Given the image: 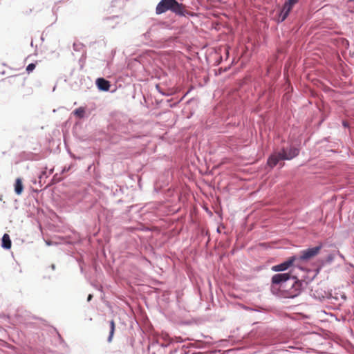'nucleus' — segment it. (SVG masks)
Returning <instances> with one entry per match:
<instances>
[{
    "label": "nucleus",
    "instance_id": "obj_14",
    "mask_svg": "<svg viewBox=\"0 0 354 354\" xmlns=\"http://www.w3.org/2000/svg\"><path fill=\"white\" fill-rule=\"evenodd\" d=\"M333 259H334V257H333V255H332V254H330V255L328 257V261H333Z\"/></svg>",
    "mask_w": 354,
    "mask_h": 354
},
{
    "label": "nucleus",
    "instance_id": "obj_10",
    "mask_svg": "<svg viewBox=\"0 0 354 354\" xmlns=\"http://www.w3.org/2000/svg\"><path fill=\"white\" fill-rule=\"evenodd\" d=\"M24 189L22 181L20 178H17L15 183V192L17 195H20Z\"/></svg>",
    "mask_w": 354,
    "mask_h": 354
},
{
    "label": "nucleus",
    "instance_id": "obj_9",
    "mask_svg": "<svg viewBox=\"0 0 354 354\" xmlns=\"http://www.w3.org/2000/svg\"><path fill=\"white\" fill-rule=\"evenodd\" d=\"M2 247L5 249H10L12 245V242L10 236L8 234H4L2 237Z\"/></svg>",
    "mask_w": 354,
    "mask_h": 354
},
{
    "label": "nucleus",
    "instance_id": "obj_12",
    "mask_svg": "<svg viewBox=\"0 0 354 354\" xmlns=\"http://www.w3.org/2000/svg\"><path fill=\"white\" fill-rule=\"evenodd\" d=\"M35 67H36L35 64H34V63L29 64L26 67V71L29 73L32 72L35 68Z\"/></svg>",
    "mask_w": 354,
    "mask_h": 354
},
{
    "label": "nucleus",
    "instance_id": "obj_16",
    "mask_svg": "<svg viewBox=\"0 0 354 354\" xmlns=\"http://www.w3.org/2000/svg\"><path fill=\"white\" fill-rule=\"evenodd\" d=\"M343 125H344L345 127H348V123L347 122H346V121H344V122H343Z\"/></svg>",
    "mask_w": 354,
    "mask_h": 354
},
{
    "label": "nucleus",
    "instance_id": "obj_3",
    "mask_svg": "<svg viewBox=\"0 0 354 354\" xmlns=\"http://www.w3.org/2000/svg\"><path fill=\"white\" fill-rule=\"evenodd\" d=\"M322 248V245L319 244L316 247L301 251L300 256L297 257L298 260L297 261V266H299L301 261H307L317 256Z\"/></svg>",
    "mask_w": 354,
    "mask_h": 354
},
{
    "label": "nucleus",
    "instance_id": "obj_4",
    "mask_svg": "<svg viewBox=\"0 0 354 354\" xmlns=\"http://www.w3.org/2000/svg\"><path fill=\"white\" fill-rule=\"evenodd\" d=\"M297 260H298V258L297 256L290 257L286 261H284L279 265L273 266L272 270H274L275 272L286 270L288 268H289L290 266H293L295 263L297 266Z\"/></svg>",
    "mask_w": 354,
    "mask_h": 354
},
{
    "label": "nucleus",
    "instance_id": "obj_5",
    "mask_svg": "<svg viewBox=\"0 0 354 354\" xmlns=\"http://www.w3.org/2000/svg\"><path fill=\"white\" fill-rule=\"evenodd\" d=\"M298 2V0H288L286 1L281 11L279 17L281 21H284L289 15V12L291 11L292 7Z\"/></svg>",
    "mask_w": 354,
    "mask_h": 354
},
{
    "label": "nucleus",
    "instance_id": "obj_7",
    "mask_svg": "<svg viewBox=\"0 0 354 354\" xmlns=\"http://www.w3.org/2000/svg\"><path fill=\"white\" fill-rule=\"evenodd\" d=\"M96 85L100 90L103 91H109L111 86L110 82L102 77L97 79Z\"/></svg>",
    "mask_w": 354,
    "mask_h": 354
},
{
    "label": "nucleus",
    "instance_id": "obj_11",
    "mask_svg": "<svg viewBox=\"0 0 354 354\" xmlns=\"http://www.w3.org/2000/svg\"><path fill=\"white\" fill-rule=\"evenodd\" d=\"M114 332H115V322H114V320L112 319L110 322V333H109V336L108 337V342H111L112 341V339H113V337L114 335Z\"/></svg>",
    "mask_w": 354,
    "mask_h": 354
},
{
    "label": "nucleus",
    "instance_id": "obj_2",
    "mask_svg": "<svg viewBox=\"0 0 354 354\" xmlns=\"http://www.w3.org/2000/svg\"><path fill=\"white\" fill-rule=\"evenodd\" d=\"M299 154V149L290 147L288 149H283L281 151L274 152L268 159V165L270 167H275L280 160H291Z\"/></svg>",
    "mask_w": 354,
    "mask_h": 354
},
{
    "label": "nucleus",
    "instance_id": "obj_1",
    "mask_svg": "<svg viewBox=\"0 0 354 354\" xmlns=\"http://www.w3.org/2000/svg\"><path fill=\"white\" fill-rule=\"evenodd\" d=\"M170 10L178 15H185V6L176 0H161L156 8V13L160 15Z\"/></svg>",
    "mask_w": 354,
    "mask_h": 354
},
{
    "label": "nucleus",
    "instance_id": "obj_8",
    "mask_svg": "<svg viewBox=\"0 0 354 354\" xmlns=\"http://www.w3.org/2000/svg\"><path fill=\"white\" fill-rule=\"evenodd\" d=\"M301 292V283L298 281H294V283L292 285V288L290 292L288 294V297H295L298 295H299Z\"/></svg>",
    "mask_w": 354,
    "mask_h": 354
},
{
    "label": "nucleus",
    "instance_id": "obj_17",
    "mask_svg": "<svg viewBox=\"0 0 354 354\" xmlns=\"http://www.w3.org/2000/svg\"><path fill=\"white\" fill-rule=\"evenodd\" d=\"M75 111H82V110H81V109H77Z\"/></svg>",
    "mask_w": 354,
    "mask_h": 354
},
{
    "label": "nucleus",
    "instance_id": "obj_6",
    "mask_svg": "<svg viewBox=\"0 0 354 354\" xmlns=\"http://www.w3.org/2000/svg\"><path fill=\"white\" fill-rule=\"evenodd\" d=\"M289 279L290 274L288 273L276 274L272 277V282L274 284H280L282 282H286Z\"/></svg>",
    "mask_w": 354,
    "mask_h": 354
},
{
    "label": "nucleus",
    "instance_id": "obj_13",
    "mask_svg": "<svg viewBox=\"0 0 354 354\" xmlns=\"http://www.w3.org/2000/svg\"><path fill=\"white\" fill-rule=\"evenodd\" d=\"M84 112H80V111H78V112H75V115L78 117V118H82L84 116Z\"/></svg>",
    "mask_w": 354,
    "mask_h": 354
},
{
    "label": "nucleus",
    "instance_id": "obj_15",
    "mask_svg": "<svg viewBox=\"0 0 354 354\" xmlns=\"http://www.w3.org/2000/svg\"><path fill=\"white\" fill-rule=\"evenodd\" d=\"M92 298H93V295L90 294L88 296L87 300L89 301L92 299Z\"/></svg>",
    "mask_w": 354,
    "mask_h": 354
}]
</instances>
